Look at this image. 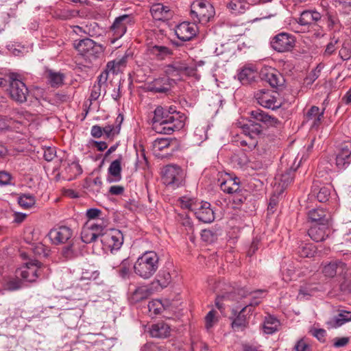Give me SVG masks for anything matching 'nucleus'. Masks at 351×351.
Instances as JSON below:
<instances>
[{"label": "nucleus", "mask_w": 351, "mask_h": 351, "mask_svg": "<svg viewBox=\"0 0 351 351\" xmlns=\"http://www.w3.org/2000/svg\"><path fill=\"white\" fill-rule=\"evenodd\" d=\"M147 53L153 59L162 60L170 57L173 51L167 46L149 43L147 45Z\"/></svg>", "instance_id": "obj_18"}, {"label": "nucleus", "mask_w": 351, "mask_h": 351, "mask_svg": "<svg viewBox=\"0 0 351 351\" xmlns=\"http://www.w3.org/2000/svg\"><path fill=\"white\" fill-rule=\"evenodd\" d=\"M273 0H258L257 2H246L245 0H231L228 4L227 8L232 14H238L245 12L249 8L250 5H256L258 3H267Z\"/></svg>", "instance_id": "obj_23"}, {"label": "nucleus", "mask_w": 351, "mask_h": 351, "mask_svg": "<svg viewBox=\"0 0 351 351\" xmlns=\"http://www.w3.org/2000/svg\"><path fill=\"white\" fill-rule=\"evenodd\" d=\"M172 140L169 138H160L156 139L153 143V150L155 154L168 148Z\"/></svg>", "instance_id": "obj_46"}, {"label": "nucleus", "mask_w": 351, "mask_h": 351, "mask_svg": "<svg viewBox=\"0 0 351 351\" xmlns=\"http://www.w3.org/2000/svg\"><path fill=\"white\" fill-rule=\"evenodd\" d=\"M295 169H289L285 173L278 176L279 184L282 188L287 187L293 180V173Z\"/></svg>", "instance_id": "obj_47"}, {"label": "nucleus", "mask_w": 351, "mask_h": 351, "mask_svg": "<svg viewBox=\"0 0 351 351\" xmlns=\"http://www.w3.org/2000/svg\"><path fill=\"white\" fill-rule=\"evenodd\" d=\"M179 202L182 208L188 209L194 213L197 210V206H199V202L195 199L186 196L180 197Z\"/></svg>", "instance_id": "obj_43"}, {"label": "nucleus", "mask_w": 351, "mask_h": 351, "mask_svg": "<svg viewBox=\"0 0 351 351\" xmlns=\"http://www.w3.org/2000/svg\"><path fill=\"white\" fill-rule=\"evenodd\" d=\"M171 328L169 324L161 322L152 324L149 328V334L152 337L165 338L169 336Z\"/></svg>", "instance_id": "obj_32"}, {"label": "nucleus", "mask_w": 351, "mask_h": 351, "mask_svg": "<svg viewBox=\"0 0 351 351\" xmlns=\"http://www.w3.org/2000/svg\"><path fill=\"white\" fill-rule=\"evenodd\" d=\"M315 247L313 244L302 243L298 248V253L301 257H313L315 254Z\"/></svg>", "instance_id": "obj_44"}, {"label": "nucleus", "mask_w": 351, "mask_h": 351, "mask_svg": "<svg viewBox=\"0 0 351 351\" xmlns=\"http://www.w3.org/2000/svg\"><path fill=\"white\" fill-rule=\"evenodd\" d=\"M104 226L94 222H88L82 228L81 232L82 241L85 243H90L98 237L101 238Z\"/></svg>", "instance_id": "obj_12"}, {"label": "nucleus", "mask_w": 351, "mask_h": 351, "mask_svg": "<svg viewBox=\"0 0 351 351\" xmlns=\"http://www.w3.org/2000/svg\"><path fill=\"white\" fill-rule=\"evenodd\" d=\"M46 77L52 87H59L62 85L65 78L64 73L51 69L46 71Z\"/></svg>", "instance_id": "obj_34"}, {"label": "nucleus", "mask_w": 351, "mask_h": 351, "mask_svg": "<svg viewBox=\"0 0 351 351\" xmlns=\"http://www.w3.org/2000/svg\"><path fill=\"white\" fill-rule=\"evenodd\" d=\"M295 43L294 36L282 32L276 35L271 41V47L276 51L283 53L291 51Z\"/></svg>", "instance_id": "obj_10"}, {"label": "nucleus", "mask_w": 351, "mask_h": 351, "mask_svg": "<svg viewBox=\"0 0 351 351\" xmlns=\"http://www.w3.org/2000/svg\"><path fill=\"white\" fill-rule=\"evenodd\" d=\"M129 273L130 268L128 262L126 259H124L120 265V268L119 269V276L123 278H125L128 276Z\"/></svg>", "instance_id": "obj_58"}, {"label": "nucleus", "mask_w": 351, "mask_h": 351, "mask_svg": "<svg viewBox=\"0 0 351 351\" xmlns=\"http://www.w3.org/2000/svg\"><path fill=\"white\" fill-rule=\"evenodd\" d=\"M68 243L69 244L62 249V255L67 258L77 256L80 253V243L72 239Z\"/></svg>", "instance_id": "obj_35"}, {"label": "nucleus", "mask_w": 351, "mask_h": 351, "mask_svg": "<svg viewBox=\"0 0 351 351\" xmlns=\"http://www.w3.org/2000/svg\"><path fill=\"white\" fill-rule=\"evenodd\" d=\"M195 215L199 221L204 223H210L215 219L214 211L210 208V204L207 202H199Z\"/></svg>", "instance_id": "obj_25"}, {"label": "nucleus", "mask_w": 351, "mask_h": 351, "mask_svg": "<svg viewBox=\"0 0 351 351\" xmlns=\"http://www.w3.org/2000/svg\"><path fill=\"white\" fill-rule=\"evenodd\" d=\"M154 114L152 128L157 133L170 134L184 126L186 117L174 107L158 106Z\"/></svg>", "instance_id": "obj_1"}, {"label": "nucleus", "mask_w": 351, "mask_h": 351, "mask_svg": "<svg viewBox=\"0 0 351 351\" xmlns=\"http://www.w3.org/2000/svg\"><path fill=\"white\" fill-rule=\"evenodd\" d=\"M190 15L195 23L206 24L214 16L215 10L209 2L197 0L191 5Z\"/></svg>", "instance_id": "obj_5"}, {"label": "nucleus", "mask_w": 351, "mask_h": 351, "mask_svg": "<svg viewBox=\"0 0 351 351\" xmlns=\"http://www.w3.org/2000/svg\"><path fill=\"white\" fill-rule=\"evenodd\" d=\"M201 237L204 241L209 243L214 241L217 238L216 234L210 229L202 230Z\"/></svg>", "instance_id": "obj_54"}, {"label": "nucleus", "mask_w": 351, "mask_h": 351, "mask_svg": "<svg viewBox=\"0 0 351 351\" xmlns=\"http://www.w3.org/2000/svg\"><path fill=\"white\" fill-rule=\"evenodd\" d=\"M132 16L128 14H123L115 19L110 29L117 38H121L125 34L127 26L132 24Z\"/></svg>", "instance_id": "obj_20"}, {"label": "nucleus", "mask_w": 351, "mask_h": 351, "mask_svg": "<svg viewBox=\"0 0 351 351\" xmlns=\"http://www.w3.org/2000/svg\"><path fill=\"white\" fill-rule=\"evenodd\" d=\"M171 281V274L169 271L162 270L157 276V282L161 287H167Z\"/></svg>", "instance_id": "obj_50"}, {"label": "nucleus", "mask_w": 351, "mask_h": 351, "mask_svg": "<svg viewBox=\"0 0 351 351\" xmlns=\"http://www.w3.org/2000/svg\"><path fill=\"white\" fill-rule=\"evenodd\" d=\"M336 165L340 169H346L351 162V141L344 142L336 156Z\"/></svg>", "instance_id": "obj_19"}, {"label": "nucleus", "mask_w": 351, "mask_h": 351, "mask_svg": "<svg viewBox=\"0 0 351 351\" xmlns=\"http://www.w3.org/2000/svg\"><path fill=\"white\" fill-rule=\"evenodd\" d=\"M73 47L83 56H93L102 49L101 45L97 44L92 39L88 38L75 40Z\"/></svg>", "instance_id": "obj_14"}, {"label": "nucleus", "mask_w": 351, "mask_h": 351, "mask_svg": "<svg viewBox=\"0 0 351 351\" xmlns=\"http://www.w3.org/2000/svg\"><path fill=\"white\" fill-rule=\"evenodd\" d=\"M8 77L10 83L8 92L12 99L18 103L25 102L29 90L25 84L21 80L20 75L12 73Z\"/></svg>", "instance_id": "obj_6"}, {"label": "nucleus", "mask_w": 351, "mask_h": 351, "mask_svg": "<svg viewBox=\"0 0 351 351\" xmlns=\"http://www.w3.org/2000/svg\"><path fill=\"white\" fill-rule=\"evenodd\" d=\"M324 110H320L317 106H312L306 112L304 121L311 128H317L324 117Z\"/></svg>", "instance_id": "obj_26"}, {"label": "nucleus", "mask_w": 351, "mask_h": 351, "mask_svg": "<svg viewBox=\"0 0 351 351\" xmlns=\"http://www.w3.org/2000/svg\"><path fill=\"white\" fill-rule=\"evenodd\" d=\"M215 322V311L212 310L208 313L205 317V326L207 330L211 328Z\"/></svg>", "instance_id": "obj_59"}, {"label": "nucleus", "mask_w": 351, "mask_h": 351, "mask_svg": "<svg viewBox=\"0 0 351 351\" xmlns=\"http://www.w3.org/2000/svg\"><path fill=\"white\" fill-rule=\"evenodd\" d=\"M141 351H168L164 346H158L156 344H145L142 348Z\"/></svg>", "instance_id": "obj_62"}, {"label": "nucleus", "mask_w": 351, "mask_h": 351, "mask_svg": "<svg viewBox=\"0 0 351 351\" xmlns=\"http://www.w3.org/2000/svg\"><path fill=\"white\" fill-rule=\"evenodd\" d=\"M128 61V56H123L121 58H116L115 60L108 62L106 65L107 70L112 73H117L122 68L125 67Z\"/></svg>", "instance_id": "obj_38"}, {"label": "nucleus", "mask_w": 351, "mask_h": 351, "mask_svg": "<svg viewBox=\"0 0 351 351\" xmlns=\"http://www.w3.org/2000/svg\"><path fill=\"white\" fill-rule=\"evenodd\" d=\"M120 125L114 126L113 125H108L103 128V132L108 138H113L114 136L119 133Z\"/></svg>", "instance_id": "obj_52"}, {"label": "nucleus", "mask_w": 351, "mask_h": 351, "mask_svg": "<svg viewBox=\"0 0 351 351\" xmlns=\"http://www.w3.org/2000/svg\"><path fill=\"white\" fill-rule=\"evenodd\" d=\"M256 77V71L249 67H245L243 69L238 75L239 81L243 84H248L253 82Z\"/></svg>", "instance_id": "obj_40"}, {"label": "nucleus", "mask_w": 351, "mask_h": 351, "mask_svg": "<svg viewBox=\"0 0 351 351\" xmlns=\"http://www.w3.org/2000/svg\"><path fill=\"white\" fill-rule=\"evenodd\" d=\"M66 171L73 173L71 176L76 177L82 173V169L77 162H72L66 168Z\"/></svg>", "instance_id": "obj_55"}, {"label": "nucleus", "mask_w": 351, "mask_h": 351, "mask_svg": "<svg viewBox=\"0 0 351 351\" xmlns=\"http://www.w3.org/2000/svg\"><path fill=\"white\" fill-rule=\"evenodd\" d=\"M159 267V256L154 251H147L139 256L134 265L135 274L143 279L152 277Z\"/></svg>", "instance_id": "obj_3"}, {"label": "nucleus", "mask_w": 351, "mask_h": 351, "mask_svg": "<svg viewBox=\"0 0 351 351\" xmlns=\"http://www.w3.org/2000/svg\"><path fill=\"white\" fill-rule=\"evenodd\" d=\"M12 176L5 171H0V185L11 184Z\"/></svg>", "instance_id": "obj_60"}, {"label": "nucleus", "mask_w": 351, "mask_h": 351, "mask_svg": "<svg viewBox=\"0 0 351 351\" xmlns=\"http://www.w3.org/2000/svg\"><path fill=\"white\" fill-rule=\"evenodd\" d=\"M101 242L111 250H119L123 243V236L119 230L112 229L105 232L104 231Z\"/></svg>", "instance_id": "obj_13"}, {"label": "nucleus", "mask_w": 351, "mask_h": 351, "mask_svg": "<svg viewBox=\"0 0 351 351\" xmlns=\"http://www.w3.org/2000/svg\"><path fill=\"white\" fill-rule=\"evenodd\" d=\"M121 162L122 157L119 156V158L113 160L108 169V181L109 182H119L122 179L121 176Z\"/></svg>", "instance_id": "obj_29"}, {"label": "nucleus", "mask_w": 351, "mask_h": 351, "mask_svg": "<svg viewBox=\"0 0 351 351\" xmlns=\"http://www.w3.org/2000/svg\"><path fill=\"white\" fill-rule=\"evenodd\" d=\"M339 56L343 60H349L351 58V49L343 45L339 51Z\"/></svg>", "instance_id": "obj_63"}, {"label": "nucleus", "mask_w": 351, "mask_h": 351, "mask_svg": "<svg viewBox=\"0 0 351 351\" xmlns=\"http://www.w3.org/2000/svg\"><path fill=\"white\" fill-rule=\"evenodd\" d=\"M255 98L261 106L266 108L275 110L282 105L281 101L276 98V93L269 90H258L255 95Z\"/></svg>", "instance_id": "obj_15"}, {"label": "nucleus", "mask_w": 351, "mask_h": 351, "mask_svg": "<svg viewBox=\"0 0 351 351\" xmlns=\"http://www.w3.org/2000/svg\"><path fill=\"white\" fill-rule=\"evenodd\" d=\"M102 88H103L100 87V85L94 84L93 86L90 95V101H95L99 97L101 93Z\"/></svg>", "instance_id": "obj_61"}, {"label": "nucleus", "mask_w": 351, "mask_h": 351, "mask_svg": "<svg viewBox=\"0 0 351 351\" xmlns=\"http://www.w3.org/2000/svg\"><path fill=\"white\" fill-rule=\"evenodd\" d=\"M322 5L324 8L322 18H324V21H325L326 23L328 29L332 30L337 27L339 21L335 11L331 8H327V5L323 3Z\"/></svg>", "instance_id": "obj_31"}, {"label": "nucleus", "mask_w": 351, "mask_h": 351, "mask_svg": "<svg viewBox=\"0 0 351 351\" xmlns=\"http://www.w3.org/2000/svg\"><path fill=\"white\" fill-rule=\"evenodd\" d=\"M162 182L173 189L182 185L184 181L182 170L176 165H167L162 171Z\"/></svg>", "instance_id": "obj_9"}, {"label": "nucleus", "mask_w": 351, "mask_h": 351, "mask_svg": "<svg viewBox=\"0 0 351 351\" xmlns=\"http://www.w3.org/2000/svg\"><path fill=\"white\" fill-rule=\"evenodd\" d=\"M197 32V23L193 21L192 23L182 22L177 25L175 29L177 37L182 41L190 40L196 36Z\"/></svg>", "instance_id": "obj_16"}, {"label": "nucleus", "mask_w": 351, "mask_h": 351, "mask_svg": "<svg viewBox=\"0 0 351 351\" xmlns=\"http://www.w3.org/2000/svg\"><path fill=\"white\" fill-rule=\"evenodd\" d=\"M279 322L275 317L268 316L263 324V331L266 334H272L278 330Z\"/></svg>", "instance_id": "obj_42"}, {"label": "nucleus", "mask_w": 351, "mask_h": 351, "mask_svg": "<svg viewBox=\"0 0 351 351\" xmlns=\"http://www.w3.org/2000/svg\"><path fill=\"white\" fill-rule=\"evenodd\" d=\"M322 19V14L315 10H304L298 20L301 25L317 24Z\"/></svg>", "instance_id": "obj_27"}, {"label": "nucleus", "mask_w": 351, "mask_h": 351, "mask_svg": "<svg viewBox=\"0 0 351 351\" xmlns=\"http://www.w3.org/2000/svg\"><path fill=\"white\" fill-rule=\"evenodd\" d=\"M348 322H351V312L340 311L338 315L335 316L328 324L331 327L337 328Z\"/></svg>", "instance_id": "obj_36"}, {"label": "nucleus", "mask_w": 351, "mask_h": 351, "mask_svg": "<svg viewBox=\"0 0 351 351\" xmlns=\"http://www.w3.org/2000/svg\"><path fill=\"white\" fill-rule=\"evenodd\" d=\"M72 237L73 230L66 226H56L48 233L51 243L56 245L67 243L72 239Z\"/></svg>", "instance_id": "obj_11"}, {"label": "nucleus", "mask_w": 351, "mask_h": 351, "mask_svg": "<svg viewBox=\"0 0 351 351\" xmlns=\"http://www.w3.org/2000/svg\"><path fill=\"white\" fill-rule=\"evenodd\" d=\"M3 287L5 290L14 291L22 287L23 282L17 277L8 276L3 278Z\"/></svg>", "instance_id": "obj_39"}, {"label": "nucleus", "mask_w": 351, "mask_h": 351, "mask_svg": "<svg viewBox=\"0 0 351 351\" xmlns=\"http://www.w3.org/2000/svg\"><path fill=\"white\" fill-rule=\"evenodd\" d=\"M261 78L268 82L272 87H278L282 85L284 78L282 75L272 67H263L260 72Z\"/></svg>", "instance_id": "obj_17"}, {"label": "nucleus", "mask_w": 351, "mask_h": 351, "mask_svg": "<svg viewBox=\"0 0 351 351\" xmlns=\"http://www.w3.org/2000/svg\"><path fill=\"white\" fill-rule=\"evenodd\" d=\"M308 218L315 222H319L317 225L329 226V219L326 217V213L322 209H313L308 212Z\"/></svg>", "instance_id": "obj_37"}, {"label": "nucleus", "mask_w": 351, "mask_h": 351, "mask_svg": "<svg viewBox=\"0 0 351 351\" xmlns=\"http://www.w3.org/2000/svg\"><path fill=\"white\" fill-rule=\"evenodd\" d=\"M339 42V38L333 36L330 38L329 43L326 45L322 55L324 58H328L332 55L338 48L337 45Z\"/></svg>", "instance_id": "obj_45"}, {"label": "nucleus", "mask_w": 351, "mask_h": 351, "mask_svg": "<svg viewBox=\"0 0 351 351\" xmlns=\"http://www.w3.org/2000/svg\"><path fill=\"white\" fill-rule=\"evenodd\" d=\"M150 294L151 291L147 287H139L132 293L131 300L133 302H138L143 300L147 299Z\"/></svg>", "instance_id": "obj_41"}, {"label": "nucleus", "mask_w": 351, "mask_h": 351, "mask_svg": "<svg viewBox=\"0 0 351 351\" xmlns=\"http://www.w3.org/2000/svg\"><path fill=\"white\" fill-rule=\"evenodd\" d=\"M165 72L168 77H174V80H180L184 76L196 75V68L189 66L185 62L174 61L165 66Z\"/></svg>", "instance_id": "obj_8"}, {"label": "nucleus", "mask_w": 351, "mask_h": 351, "mask_svg": "<svg viewBox=\"0 0 351 351\" xmlns=\"http://www.w3.org/2000/svg\"><path fill=\"white\" fill-rule=\"evenodd\" d=\"M328 226L314 225L308 231L309 237L315 241H324L328 237Z\"/></svg>", "instance_id": "obj_33"}, {"label": "nucleus", "mask_w": 351, "mask_h": 351, "mask_svg": "<svg viewBox=\"0 0 351 351\" xmlns=\"http://www.w3.org/2000/svg\"><path fill=\"white\" fill-rule=\"evenodd\" d=\"M35 197L30 194H23L19 197L18 202L21 206L25 208H31L35 204Z\"/></svg>", "instance_id": "obj_49"}, {"label": "nucleus", "mask_w": 351, "mask_h": 351, "mask_svg": "<svg viewBox=\"0 0 351 351\" xmlns=\"http://www.w3.org/2000/svg\"><path fill=\"white\" fill-rule=\"evenodd\" d=\"M49 269L36 260H32L25 263L21 271L23 279L29 282H34L39 277H46Z\"/></svg>", "instance_id": "obj_7"}, {"label": "nucleus", "mask_w": 351, "mask_h": 351, "mask_svg": "<svg viewBox=\"0 0 351 351\" xmlns=\"http://www.w3.org/2000/svg\"><path fill=\"white\" fill-rule=\"evenodd\" d=\"M346 269V265L341 261L330 262L324 265L322 273L326 277L333 278L337 274H342Z\"/></svg>", "instance_id": "obj_30"}, {"label": "nucleus", "mask_w": 351, "mask_h": 351, "mask_svg": "<svg viewBox=\"0 0 351 351\" xmlns=\"http://www.w3.org/2000/svg\"><path fill=\"white\" fill-rule=\"evenodd\" d=\"M221 189L226 193L232 194L239 191V181L237 177L232 178L229 174H226L224 178H219Z\"/></svg>", "instance_id": "obj_24"}, {"label": "nucleus", "mask_w": 351, "mask_h": 351, "mask_svg": "<svg viewBox=\"0 0 351 351\" xmlns=\"http://www.w3.org/2000/svg\"><path fill=\"white\" fill-rule=\"evenodd\" d=\"M252 292H250L245 289H237L232 292L226 293L224 295H218L216 298L215 305L218 308L219 310L222 311L224 308L223 306V301H236L239 305V307L241 306H249L251 307L250 309H247V313H251L253 311V307L257 306L260 302L257 301L256 298L258 297L256 295L254 296V300L251 301L249 304L246 302H242L241 300L245 298L247 295L251 294Z\"/></svg>", "instance_id": "obj_4"}, {"label": "nucleus", "mask_w": 351, "mask_h": 351, "mask_svg": "<svg viewBox=\"0 0 351 351\" xmlns=\"http://www.w3.org/2000/svg\"><path fill=\"white\" fill-rule=\"evenodd\" d=\"M295 351H311V348L308 343L304 339H301L294 346Z\"/></svg>", "instance_id": "obj_56"}, {"label": "nucleus", "mask_w": 351, "mask_h": 351, "mask_svg": "<svg viewBox=\"0 0 351 351\" xmlns=\"http://www.w3.org/2000/svg\"><path fill=\"white\" fill-rule=\"evenodd\" d=\"M331 187L330 186H324L320 188L317 194V198L320 202H326L329 199L330 195Z\"/></svg>", "instance_id": "obj_51"}, {"label": "nucleus", "mask_w": 351, "mask_h": 351, "mask_svg": "<svg viewBox=\"0 0 351 351\" xmlns=\"http://www.w3.org/2000/svg\"><path fill=\"white\" fill-rule=\"evenodd\" d=\"M162 307V304L160 300H153L149 302L148 308L150 312H153L157 315L160 313Z\"/></svg>", "instance_id": "obj_53"}, {"label": "nucleus", "mask_w": 351, "mask_h": 351, "mask_svg": "<svg viewBox=\"0 0 351 351\" xmlns=\"http://www.w3.org/2000/svg\"><path fill=\"white\" fill-rule=\"evenodd\" d=\"M44 158L47 161H51L56 156V150L54 148L48 147L44 151Z\"/></svg>", "instance_id": "obj_64"}, {"label": "nucleus", "mask_w": 351, "mask_h": 351, "mask_svg": "<svg viewBox=\"0 0 351 351\" xmlns=\"http://www.w3.org/2000/svg\"><path fill=\"white\" fill-rule=\"evenodd\" d=\"M251 307L249 306H237L236 308L232 309V313L237 317L232 322V327L234 330H243L248 325L247 319L245 313H247V309Z\"/></svg>", "instance_id": "obj_21"}, {"label": "nucleus", "mask_w": 351, "mask_h": 351, "mask_svg": "<svg viewBox=\"0 0 351 351\" xmlns=\"http://www.w3.org/2000/svg\"><path fill=\"white\" fill-rule=\"evenodd\" d=\"M150 12L155 20L165 21L172 18L173 11L169 6L162 3H154L150 8Z\"/></svg>", "instance_id": "obj_22"}, {"label": "nucleus", "mask_w": 351, "mask_h": 351, "mask_svg": "<svg viewBox=\"0 0 351 351\" xmlns=\"http://www.w3.org/2000/svg\"><path fill=\"white\" fill-rule=\"evenodd\" d=\"M317 288L313 287L311 285H306L302 286L299 291L298 298L300 299H308L310 297L314 295L317 292Z\"/></svg>", "instance_id": "obj_48"}, {"label": "nucleus", "mask_w": 351, "mask_h": 351, "mask_svg": "<svg viewBox=\"0 0 351 351\" xmlns=\"http://www.w3.org/2000/svg\"><path fill=\"white\" fill-rule=\"evenodd\" d=\"M174 80L169 77H160L154 80L148 84L149 90L155 93H167L170 90L171 82Z\"/></svg>", "instance_id": "obj_28"}, {"label": "nucleus", "mask_w": 351, "mask_h": 351, "mask_svg": "<svg viewBox=\"0 0 351 351\" xmlns=\"http://www.w3.org/2000/svg\"><path fill=\"white\" fill-rule=\"evenodd\" d=\"M250 117L253 120H249L247 123L243 124L241 122L239 123L242 132L250 136V138H255L262 131L261 125L256 121L262 122L267 126H276L280 123V121L276 117H271L259 109L252 110Z\"/></svg>", "instance_id": "obj_2"}, {"label": "nucleus", "mask_w": 351, "mask_h": 351, "mask_svg": "<svg viewBox=\"0 0 351 351\" xmlns=\"http://www.w3.org/2000/svg\"><path fill=\"white\" fill-rule=\"evenodd\" d=\"M110 71L106 69L104 72H102L97 77V82L95 84V85H100V87L103 88L104 90H105V86L106 84V82L108 77V73Z\"/></svg>", "instance_id": "obj_57"}]
</instances>
